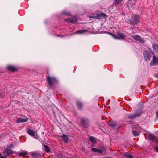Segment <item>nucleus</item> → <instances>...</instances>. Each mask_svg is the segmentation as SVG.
Here are the masks:
<instances>
[{"mask_svg": "<svg viewBox=\"0 0 158 158\" xmlns=\"http://www.w3.org/2000/svg\"><path fill=\"white\" fill-rule=\"evenodd\" d=\"M65 14H66V13H65ZM66 14L67 15H69V14L68 13H66Z\"/></svg>", "mask_w": 158, "mask_h": 158, "instance_id": "nucleus-39", "label": "nucleus"}, {"mask_svg": "<svg viewBox=\"0 0 158 158\" xmlns=\"http://www.w3.org/2000/svg\"><path fill=\"white\" fill-rule=\"evenodd\" d=\"M132 1H133V2H135V0H132Z\"/></svg>", "mask_w": 158, "mask_h": 158, "instance_id": "nucleus-38", "label": "nucleus"}, {"mask_svg": "<svg viewBox=\"0 0 158 158\" xmlns=\"http://www.w3.org/2000/svg\"><path fill=\"white\" fill-rule=\"evenodd\" d=\"M65 21L72 23H77V19L76 16L73 17L72 18H68L65 20Z\"/></svg>", "mask_w": 158, "mask_h": 158, "instance_id": "nucleus-4", "label": "nucleus"}, {"mask_svg": "<svg viewBox=\"0 0 158 158\" xmlns=\"http://www.w3.org/2000/svg\"><path fill=\"white\" fill-rule=\"evenodd\" d=\"M156 115L157 117H158V110L156 113Z\"/></svg>", "mask_w": 158, "mask_h": 158, "instance_id": "nucleus-36", "label": "nucleus"}, {"mask_svg": "<svg viewBox=\"0 0 158 158\" xmlns=\"http://www.w3.org/2000/svg\"><path fill=\"white\" fill-rule=\"evenodd\" d=\"M111 35H113L112 34H111Z\"/></svg>", "mask_w": 158, "mask_h": 158, "instance_id": "nucleus-42", "label": "nucleus"}, {"mask_svg": "<svg viewBox=\"0 0 158 158\" xmlns=\"http://www.w3.org/2000/svg\"><path fill=\"white\" fill-rule=\"evenodd\" d=\"M136 130V129H133L132 133H133V135L135 136H137L139 135L140 132H139L138 131H135Z\"/></svg>", "mask_w": 158, "mask_h": 158, "instance_id": "nucleus-17", "label": "nucleus"}, {"mask_svg": "<svg viewBox=\"0 0 158 158\" xmlns=\"http://www.w3.org/2000/svg\"><path fill=\"white\" fill-rule=\"evenodd\" d=\"M124 155L127 157L128 158H133V156L130 154L127 153H125L124 154Z\"/></svg>", "mask_w": 158, "mask_h": 158, "instance_id": "nucleus-24", "label": "nucleus"}, {"mask_svg": "<svg viewBox=\"0 0 158 158\" xmlns=\"http://www.w3.org/2000/svg\"><path fill=\"white\" fill-rule=\"evenodd\" d=\"M157 143H158V140H157Z\"/></svg>", "mask_w": 158, "mask_h": 158, "instance_id": "nucleus-40", "label": "nucleus"}, {"mask_svg": "<svg viewBox=\"0 0 158 158\" xmlns=\"http://www.w3.org/2000/svg\"><path fill=\"white\" fill-rule=\"evenodd\" d=\"M28 120V119L26 118H18L16 121V123H23L26 122Z\"/></svg>", "mask_w": 158, "mask_h": 158, "instance_id": "nucleus-9", "label": "nucleus"}, {"mask_svg": "<svg viewBox=\"0 0 158 158\" xmlns=\"http://www.w3.org/2000/svg\"><path fill=\"white\" fill-rule=\"evenodd\" d=\"M132 37L134 40L136 41H138L142 43H144V40L139 35H133Z\"/></svg>", "mask_w": 158, "mask_h": 158, "instance_id": "nucleus-7", "label": "nucleus"}, {"mask_svg": "<svg viewBox=\"0 0 158 158\" xmlns=\"http://www.w3.org/2000/svg\"><path fill=\"white\" fill-rule=\"evenodd\" d=\"M109 125L110 126L114 127L116 125V123L115 122L112 121L109 123Z\"/></svg>", "mask_w": 158, "mask_h": 158, "instance_id": "nucleus-23", "label": "nucleus"}, {"mask_svg": "<svg viewBox=\"0 0 158 158\" xmlns=\"http://www.w3.org/2000/svg\"><path fill=\"white\" fill-rule=\"evenodd\" d=\"M28 152L27 151H23L19 153V155L20 156H24L28 154Z\"/></svg>", "mask_w": 158, "mask_h": 158, "instance_id": "nucleus-15", "label": "nucleus"}, {"mask_svg": "<svg viewBox=\"0 0 158 158\" xmlns=\"http://www.w3.org/2000/svg\"><path fill=\"white\" fill-rule=\"evenodd\" d=\"M111 35H113L112 34H111Z\"/></svg>", "mask_w": 158, "mask_h": 158, "instance_id": "nucleus-41", "label": "nucleus"}, {"mask_svg": "<svg viewBox=\"0 0 158 158\" xmlns=\"http://www.w3.org/2000/svg\"><path fill=\"white\" fill-rule=\"evenodd\" d=\"M122 1V0H115L114 2L115 4H117L120 3Z\"/></svg>", "mask_w": 158, "mask_h": 158, "instance_id": "nucleus-28", "label": "nucleus"}, {"mask_svg": "<svg viewBox=\"0 0 158 158\" xmlns=\"http://www.w3.org/2000/svg\"><path fill=\"white\" fill-rule=\"evenodd\" d=\"M44 148H45V151L46 152H48L50 151V150L49 149V147L48 146L46 145H44Z\"/></svg>", "mask_w": 158, "mask_h": 158, "instance_id": "nucleus-26", "label": "nucleus"}, {"mask_svg": "<svg viewBox=\"0 0 158 158\" xmlns=\"http://www.w3.org/2000/svg\"><path fill=\"white\" fill-rule=\"evenodd\" d=\"M8 147L9 148H13L14 147V146L13 144H11L9 145Z\"/></svg>", "mask_w": 158, "mask_h": 158, "instance_id": "nucleus-31", "label": "nucleus"}, {"mask_svg": "<svg viewBox=\"0 0 158 158\" xmlns=\"http://www.w3.org/2000/svg\"><path fill=\"white\" fill-rule=\"evenodd\" d=\"M7 68L8 70L12 72H14L17 71V69L16 68L11 65H9L7 67Z\"/></svg>", "mask_w": 158, "mask_h": 158, "instance_id": "nucleus-13", "label": "nucleus"}, {"mask_svg": "<svg viewBox=\"0 0 158 158\" xmlns=\"http://www.w3.org/2000/svg\"><path fill=\"white\" fill-rule=\"evenodd\" d=\"M81 123L85 125V127L87 128L89 126V123L87 119H86L84 118H82L81 119Z\"/></svg>", "mask_w": 158, "mask_h": 158, "instance_id": "nucleus-8", "label": "nucleus"}, {"mask_svg": "<svg viewBox=\"0 0 158 158\" xmlns=\"http://www.w3.org/2000/svg\"><path fill=\"white\" fill-rule=\"evenodd\" d=\"M32 157L34 158H39L40 157V154L37 152H33L31 154Z\"/></svg>", "mask_w": 158, "mask_h": 158, "instance_id": "nucleus-14", "label": "nucleus"}, {"mask_svg": "<svg viewBox=\"0 0 158 158\" xmlns=\"http://www.w3.org/2000/svg\"><path fill=\"white\" fill-rule=\"evenodd\" d=\"M153 50L154 51L157 52L158 51V45L157 44H154L152 45Z\"/></svg>", "mask_w": 158, "mask_h": 158, "instance_id": "nucleus-19", "label": "nucleus"}, {"mask_svg": "<svg viewBox=\"0 0 158 158\" xmlns=\"http://www.w3.org/2000/svg\"><path fill=\"white\" fill-rule=\"evenodd\" d=\"M95 138L93 137H90L89 138V140L93 143H95L96 141Z\"/></svg>", "mask_w": 158, "mask_h": 158, "instance_id": "nucleus-25", "label": "nucleus"}, {"mask_svg": "<svg viewBox=\"0 0 158 158\" xmlns=\"http://www.w3.org/2000/svg\"><path fill=\"white\" fill-rule=\"evenodd\" d=\"M47 80L48 84L51 85L57 82V80L56 78L53 77H51L48 76V77Z\"/></svg>", "mask_w": 158, "mask_h": 158, "instance_id": "nucleus-1", "label": "nucleus"}, {"mask_svg": "<svg viewBox=\"0 0 158 158\" xmlns=\"http://www.w3.org/2000/svg\"><path fill=\"white\" fill-rule=\"evenodd\" d=\"M97 152H98L99 153H102V151L101 150L98 149Z\"/></svg>", "mask_w": 158, "mask_h": 158, "instance_id": "nucleus-34", "label": "nucleus"}, {"mask_svg": "<svg viewBox=\"0 0 158 158\" xmlns=\"http://www.w3.org/2000/svg\"><path fill=\"white\" fill-rule=\"evenodd\" d=\"M0 158H6V157L5 156H2L1 154H0Z\"/></svg>", "mask_w": 158, "mask_h": 158, "instance_id": "nucleus-33", "label": "nucleus"}, {"mask_svg": "<svg viewBox=\"0 0 158 158\" xmlns=\"http://www.w3.org/2000/svg\"><path fill=\"white\" fill-rule=\"evenodd\" d=\"M158 64V56L156 57L155 55L153 56V59L150 64V66L156 65Z\"/></svg>", "mask_w": 158, "mask_h": 158, "instance_id": "nucleus-2", "label": "nucleus"}, {"mask_svg": "<svg viewBox=\"0 0 158 158\" xmlns=\"http://www.w3.org/2000/svg\"><path fill=\"white\" fill-rule=\"evenodd\" d=\"M107 16L104 13H101L100 14H98L96 16H91V18H96L98 19H100L101 17H103L104 18H106Z\"/></svg>", "mask_w": 158, "mask_h": 158, "instance_id": "nucleus-6", "label": "nucleus"}, {"mask_svg": "<svg viewBox=\"0 0 158 158\" xmlns=\"http://www.w3.org/2000/svg\"><path fill=\"white\" fill-rule=\"evenodd\" d=\"M62 137L64 142H67L68 140V137L67 135H66L63 134L62 136Z\"/></svg>", "mask_w": 158, "mask_h": 158, "instance_id": "nucleus-16", "label": "nucleus"}, {"mask_svg": "<svg viewBox=\"0 0 158 158\" xmlns=\"http://www.w3.org/2000/svg\"><path fill=\"white\" fill-rule=\"evenodd\" d=\"M154 149L157 152H158V147L156 146L154 148Z\"/></svg>", "mask_w": 158, "mask_h": 158, "instance_id": "nucleus-32", "label": "nucleus"}, {"mask_svg": "<svg viewBox=\"0 0 158 158\" xmlns=\"http://www.w3.org/2000/svg\"><path fill=\"white\" fill-rule=\"evenodd\" d=\"M27 133L30 136L35 137V132L32 130L29 129L27 130Z\"/></svg>", "mask_w": 158, "mask_h": 158, "instance_id": "nucleus-11", "label": "nucleus"}, {"mask_svg": "<svg viewBox=\"0 0 158 158\" xmlns=\"http://www.w3.org/2000/svg\"><path fill=\"white\" fill-rule=\"evenodd\" d=\"M102 151V153H103L104 154H105V152L106 149L104 147L102 148L101 150Z\"/></svg>", "mask_w": 158, "mask_h": 158, "instance_id": "nucleus-29", "label": "nucleus"}, {"mask_svg": "<svg viewBox=\"0 0 158 158\" xmlns=\"http://www.w3.org/2000/svg\"><path fill=\"white\" fill-rule=\"evenodd\" d=\"M141 112L140 111L139 112V113L138 114H135L129 115L128 116V117L130 119L134 118H135L136 117L139 115L140 114H141Z\"/></svg>", "mask_w": 158, "mask_h": 158, "instance_id": "nucleus-12", "label": "nucleus"}, {"mask_svg": "<svg viewBox=\"0 0 158 158\" xmlns=\"http://www.w3.org/2000/svg\"><path fill=\"white\" fill-rule=\"evenodd\" d=\"M112 36H113V37L115 39H118V37L116 36H115L114 35H112Z\"/></svg>", "mask_w": 158, "mask_h": 158, "instance_id": "nucleus-35", "label": "nucleus"}, {"mask_svg": "<svg viewBox=\"0 0 158 158\" xmlns=\"http://www.w3.org/2000/svg\"><path fill=\"white\" fill-rule=\"evenodd\" d=\"M144 57L147 61H149L150 59V56L148 52L147 51H145L143 53Z\"/></svg>", "mask_w": 158, "mask_h": 158, "instance_id": "nucleus-10", "label": "nucleus"}, {"mask_svg": "<svg viewBox=\"0 0 158 158\" xmlns=\"http://www.w3.org/2000/svg\"><path fill=\"white\" fill-rule=\"evenodd\" d=\"M86 31V30H79L77 31L76 33L78 34H82Z\"/></svg>", "mask_w": 158, "mask_h": 158, "instance_id": "nucleus-27", "label": "nucleus"}, {"mask_svg": "<svg viewBox=\"0 0 158 158\" xmlns=\"http://www.w3.org/2000/svg\"><path fill=\"white\" fill-rule=\"evenodd\" d=\"M98 149H97V148H91V150L92 151L94 152H97Z\"/></svg>", "mask_w": 158, "mask_h": 158, "instance_id": "nucleus-30", "label": "nucleus"}, {"mask_svg": "<svg viewBox=\"0 0 158 158\" xmlns=\"http://www.w3.org/2000/svg\"><path fill=\"white\" fill-rule=\"evenodd\" d=\"M13 151L9 148L6 149L3 152V154L6 156H9L13 153Z\"/></svg>", "mask_w": 158, "mask_h": 158, "instance_id": "nucleus-5", "label": "nucleus"}, {"mask_svg": "<svg viewBox=\"0 0 158 158\" xmlns=\"http://www.w3.org/2000/svg\"><path fill=\"white\" fill-rule=\"evenodd\" d=\"M139 16L136 15H135L134 16L133 21H132L130 20L129 22L131 24L137 23H139Z\"/></svg>", "mask_w": 158, "mask_h": 158, "instance_id": "nucleus-3", "label": "nucleus"}, {"mask_svg": "<svg viewBox=\"0 0 158 158\" xmlns=\"http://www.w3.org/2000/svg\"><path fill=\"white\" fill-rule=\"evenodd\" d=\"M77 105L78 108L79 109H81L82 107V103L79 101H77Z\"/></svg>", "mask_w": 158, "mask_h": 158, "instance_id": "nucleus-22", "label": "nucleus"}, {"mask_svg": "<svg viewBox=\"0 0 158 158\" xmlns=\"http://www.w3.org/2000/svg\"><path fill=\"white\" fill-rule=\"evenodd\" d=\"M136 129L135 130L136 131H138L139 132H140V131H141V128L140 127L138 126V125H136L135 126H134L133 128V129Z\"/></svg>", "mask_w": 158, "mask_h": 158, "instance_id": "nucleus-18", "label": "nucleus"}, {"mask_svg": "<svg viewBox=\"0 0 158 158\" xmlns=\"http://www.w3.org/2000/svg\"><path fill=\"white\" fill-rule=\"evenodd\" d=\"M118 36L120 37V38L123 39L125 38V35L121 33H118Z\"/></svg>", "mask_w": 158, "mask_h": 158, "instance_id": "nucleus-21", "label": "nucleus"}, {"mask_svg": "<svg viewBox=\"0 0 158 158\" xmlns=\"http://www.w3.org/2000/svg\"><path fill=\"white\" fill-rule=\"evenodd\" d=\"M148 138L150 140H153L155 139V136L152 134H150L148 135Z\"/></svg>", "mask_w": 158, "mask_h": 158, "instance_id": "nucleus-20", "label": "nucleus"}, {"mask_svg": "<svg viewBox=\"0 0 158 158\" xmlns=\"http://www.w3.org/2000/svg\"><path fill=\"white\" fill-rule=\"evenodd\" d=\"M155 77H157V78H158V74H155Z\"/></svg>", "mask_w": 158, "mask_h": 158, "instance_id": "nucleus-37", "label": "nucleus"}]
</instances>
